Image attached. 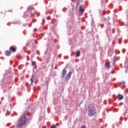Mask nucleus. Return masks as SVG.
Returning a JSON list of instances; mask_svg holds the SVG:
<instances>
[{
	"instance_id": "1",
	"label": "nucleus",
	"mask_w": 128,
	"mask_h": 128,
	"mask_svg": "<svg viewBox=\"0 0 128 128\" xmlns=\"http://www.w3.org/2000/svg\"><path fill=\"white\" fill-rule=\"evenodd\" d=\"M96 114V108L92 104H89L88 106V115L90 118H92V116H94Z\"/></svg>"
},
{
	"instance_id": "2",
	"label": "nucleus",
	"mask_w": 128,
	"mask_h": 128,
	"mask_svg": "<svg viewBox=\"0 0 128 128\" xmlns=\"http://www.w3.org/2000/svg\"><path fill=\"white\" fill-rule=\"evenodd\" d=\"M18 124L16 126L18 128H22V126H26V114H24V116L18 121Z\"/></svg>"
},
{
	"instance_id": "3",
	"label": "nucleus",
	"mask_w": 128,
	"mask_h": 128,
	"mask_svg": "<svg viewBox=\"0 0 128 128\" xmlns=\"http://www.w3.org/2000/svg\"><path fill=\"white\" fill-rule=\"evenodd\" d=\"M72 76V72H69L66 76L65 80L66 82H68L70 80V78Z\"/></svg>"
},
{
	"instance_id": "4",
	"label": "nucleus",
	"mask_w": 128,
	"mask_h": 128,
	"mask_svg": "<svg viewBox=\"0 0 128 128\" xmlns=\"http://www.w3.org/2000/svg\"><path fill=\"white\" fill-rule=\"evenodd\" d=\"M76 6H80V4H82V0H76Z\"/></svg>"
},
{
	"instance_id": "5",
	"label": "nucleus",
	"mask_w": 128,
	"mask_h": 128,
	"mask_svg": "<svg viewBox=\"0 0 128 128\" xmlns=\"http://www.w3.org/2000/svg\"><path fill=\"white\" fill-rule=\"evenodd\" d=\"M10 50H12V52H16V49L14 46H11L10 48Z\"/></svg>"
},
{
	"instance_id": "6",
	"label": "nucleus",
	"mask_w": 128,
	"mask_h": 128,
	"mask_svg": "<svg viewBox=\"0 0 128 128\" xmlns=\"http://www.w3.org/2000/svg\"><path fill=\"white\" fill-rule=\"evenodd\" d=\"M105 66L108 70H110V62H107L105 64Z\"/></svg>"
},
{
	"instance_id": "7",
	"label": "nucleus",
	"mask_w": 128,
	"mask_h": 128,
	"mask_svg": "<svg viewBox=\"0 0 128 128\" xmlns=\"http://www.w3.org/2000/svg\"><path fill=\"white\" fill-rule=\"evenodd\" d=\"M4 54L6 56H10L11 54L10 52L8 50L5 51Z\"/></svg>"
},
{
	"instance_id": "8",
	"label": "nucleus",
	"mask_w": 128,
	"mask_h": 128,
	"mask_svg": "<svg viewBox=\"0 0 128 128\" xmlns=\"http://www.w3.org/2000/svg\"><path fill=\"white\" fill-rule=\"evenodd\" d=\"M79 12L80 14H82V12H84V8H82V7H80Z\"/></svg>"
},
{
	"instance_id": "9",
	"label": "nucleus",
	"mask_w": 128,
	"mask_h": 128,
	"mask_svg": "<svg viewBox=\"0 0 128 128\" xmlns=\"http://www.w3.org/2000/svg\"><path fill=\"white\" fill-rule=\"evenodd\" d=\"M118 98L119 100H122L124 98V96L120 94H119L118 95Z\"/></svg>"
},
{
	"instance_id": "10",
	"label": "nucleus",
	"mask_w": 128,
	"mask_h": 128,
	"mask_svg": "<svg viewBox=\"0 0 128 128\" xmlns=\"http://www.w3.org/2000/svg\"><path fill=\"white\" fill-rule=\"evenodd\" d=\"M66 70H63L62 72V78H64V76H66Z\"/></svg>"
},
{
	"instance_id": "11",
	"label": "nucleus",
	"mask_w": 128,
	"mask_h": 128,
	"mask_svg": "<svg viewBox=\"0 0 128 128\" xmlns=\"http://www.w3.org/2000/svg\"><path fill=\"white\" fill-rule=\"evenodd\" d=\"M30 80L31 82V84H32V82H34V74L32 75Z\"/></svg>"
},
{
	"instance_id": "12",
	"label": "nucleus",
	"mask_w": 128,
	"mask_h": 128,
	"mask_svg": "<svg viewBox=\"0 0 128 128\" xmlns=\"http://www.w3.org/2000/svg\"><path fill=\"white\" fill-rule=\"evenodd\" d=\"M32 6H29L27 8L28 11L26 12V13L28 14V12H30L29 10H32Z\"/></svg>"
},
{
	"instance_id": "13",
	"label": "nucleus",
	"mask_w": 128,
	"mask_h": 128,
	"mask_svg": "<svg viewBox=\"0 0 128 128\" xmlns=\"http://www.w3.org/2000/svg\"><path fill=\"white\" fill-rule=\"evenodd\" d=\"M76 56L77 58H78V56H80V51H78V52H76Z\"/></svg>"
},
{
	"instance_id": "14",
	"label": "nucleus",
	"mask_w": 128,
	"mask_h": 128,
	"mask_svg": "<svg viewBox=\"0 0 128 128\" xmlns=\"http://www.w3.org/2000/svg\"><path fill=\"white\" fill-rule=\"evenodd\" d=\"M50 128H56V125H52Z\"/></svg>"
},
{
	"instance_id": "15",
	"label": "nucleus",
	"mask_w": 128,
	"mask_h": 128,
	"mask_svg": "<svg viewBox=\"0 0 128 128\" xmlns=\"http://www.w3.org/2000/svg\"><path fill=\"white\" fill-rule=\"evenodd\" d=\"M122 86H125V85H126V82H122Z\"/></svg>"
},
{
	"instance_id": "16",
	"label": "nucleus",
	"mask_w": 128,
	"mask_h": 128,
	"mask_svg": "<svg viewBox=\"0 0 128 128\" xmlns=\"http://www.w3.org/2000/svg\"><path fill=\"white\" fill-rule=\"evenodd\" d=\"M82 128H86V126H83L82 127Z\"/></svg>"
},
{
	"instance_id": "17",
	"label": "nucleus",
	"mask_w": 128,
	"mask_h": 128,
	"mask_svg": "<svg viewBox=\"0 0 128 128\" xmlns=\"http://www.w3.org/2000/svg\"><path fill=\"white\" fill-rule=\"evenodd\" d=\"M28 16H32V14H30H30H28Z\"/></svg>"
},
{
	"instance_id": "18",
	"label": "nucleus",
	"mask_w": 128,
	"mask_h": 128,
	"mask_svg": "<svg viewBox=\"0 0 128 128\" xmlns=\"http://www.w3.org/2000/svg\"><path fill=\"white\" fill-rule=\"evenodd\" d=\"M34 32H36V29H34Z\"/></svg>"
},
{
	"instance_id": "19",
	"label": "nucleus",
	"mask_w": 128,
	"mask_h": 128,
	"mask_svg": "<svg viewBox=\"0 0 128 128\" xmlns=\"http://www.w3.org/2000/svg\"><path fill=\"white\" fill-rule=\"evenodd\" d=\"M113 61L114 62H116V61L114 60V58Z\"/></svg>"
},
{
	"instance_id": "20",
	"label": "nucleus",
	"mask_w": 128,
	"mask_h": 128,
	"mask_svg": "<svg viewBox=\"0 0 128 128\" xmlns=\"http://www.w3.org/2000/svg\"><path fill=\"white\" fill-rule=\"evenodd\" d=\"M127 68H128V66H127Z\"/></svg>"
}]
</instances>
